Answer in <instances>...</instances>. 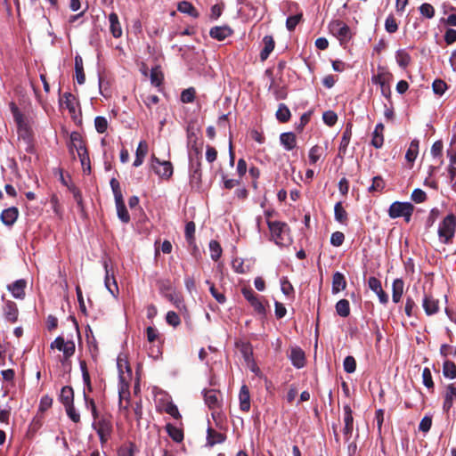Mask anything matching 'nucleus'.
<instances>
[{
  "instance_id": "nucleus-1",
  "label": "nucleus",
  "mask_w": 456,
  "mask_h": 456,
  "mask_svg": "<svg viewBox=\"0 0 456 456\" xmlns=\"http://www.w3.org/2000/svg\"><path fill=\"white\" fill-rule=\"evenodd\" d=\"M9 106L16 124L18 137L28 148L33 138V119L30 116L22 113L13 102H10Z\"/></svg>"
},
{
  "instance_id": "nucleus-2",
  "label": "nucleus",
  "mask_w": 456,
  "mask_h": 456,
  "mask_svg": "<svg viewBox=\"0 0 456 456\" xmlns=\"http://www.w3.org/2000/svg\"><path fill=\"white\" fill-rule=\"evenodd\" d=\"M268 227L271 232V238L275 244L278 246H287L290 244L289 228L285 223L269 221Z\"/></svg>"
},
{
  "instance_id": "nucleus-3",
  "label": "nucleus",
  "mask_w": 456,
  "mask_h": 456,
  "mask_svg": "<svg viewBox=\"0 0 456 456\" xmlns=\"http://www.w3.org/2000/svg\"><path fill=\"white\" fill-rule=\"evenodd\" d=\"M456 232V216L452 214L446 216L438 226L439 240L444 244L452 242Z\"/></svg>"
},
{
  "instance_id": "nucleus-4",
  "label": "nucleus",
  "mask_w": 456,
  "mask_h": 456,
  "mask_svg": "<svg viewBox=\"0 0 456 456\" xmlns=\"http://www.w3.org/2000/svg\"><path fill=\"white\" fill-rule=\"evenodd\" d=\"M92 424L93 428L96 431L102 445L105 444L110 438L113 426L110 418L96 417Z\"/></svg>"
},
{
  "instance_id": "nucleus-5",
  "label": "nucleus",
  "mask_w": 456,
  "mask_h": 456,
  "mask_svg": "<svg viewBox=\"0 0 456 456\" xmlns=\"http://www.w3.org/2000/svg\"><path fill=\"white\" fill-rule=\"evenodd\" d=\"M69 147L70 150H76L78 157L80 158L81 164L83 166V170L86 171L90 170L89 159L86 154V146L80 133L72 132L69 136Z\"/></svg>"
},
{
  "instance_id": "nucleus-6",
  "label": "nucleus",
  "mask_w": 456,
  "mask_h": 456,
  "mask_svg": "<svg viewBox=\"0 0 456 456\" xmlns=\"http://www.w3.org/2000/svg\"><path fill=\"white\" fill-rule=\"evenodd\" d=\"M328 28L330 33L339 41L340 45L346 44L352 37L350 28L342 20H331Z\"/></svg>"
},
{
  "instance_id": "nucleus-7",
  "label": "nucleus",
  "mask_w": 456,
  "mask_h": 456,
  "mask_svg": "<svg viewBox=\"0 0 456 456\" xmlns=\"http://www.w3.org/2000/svg\"><path fill=\"white\" fill-rule=\"evenodd\" d=\"M414 207L410 202H393L388 209V216L395 219L398 217H403L404 220L409 223L411 221Z\"/></svg>"
},
{
  "instance_id": "nucleus-8",
  "label": "nucleus",
  "mask_w": 456,
  "mask_h": 456,
  "mask_svg": "<svg viewBox=\"0 0 456 456\" xmlns=\"http://www.w3.org/2000/svg\"><path fill=\"white\" fill-rule=\"evenodd\" d=\"M118 396H119V403H118L119 414L125 419L130 420L131 419L132 405L130 403L129 387L126 385H124L123 387H118Z\"/></svg>"
},
{
  "instance_id": "nucleus-9",
  "label": "nucleus",
  "mask_w": 456,
  "mask_h": 456,
  "mask_svg": "<svg viewBox=\"0 0 456 456\" xmlns=\"http://www.w3.org/2000/svg\"><path fill=\"white\" fill-rule=\"evenodd\" d=\"M117 366L118 370L119 386L123 387L126 385L129 387L132 379V370L128 364V362L122 355H118L117 359Z\"/></svg>"
},
{
  "instance_id": "nucleus-10",
  "label": "nucleus",
  "mask_w": 456,
  "mask_h": 456,
  "mask_svg": "<svg viewBox=\"0 0 456 456\" xmlns=\"http://www.w3.org/2000/svg\"><path fill=\"white\" fill-rule=\"evenodd\" d=\"M103 266L105 269V279H104L105 288L115 298H117L118 295V287L116 279H115L113 273H110V272L109 270L108 263L106 261L104 262Z\"/></svg>"
},
{
  "instance_id": "nucleus-11",
  "label": "nucleus",
  "mask_w": 456,
  "mask_h": 456,
  "mask_svg": "<svg viewBox=\"0 0 456 456\" xmlns=\"http://www.w3.org/2000/svg\"><path fill=\"white\" fill-rule=\"evenodd\" d=\"M61 106L66 108L71 114L72 118H76L77 110V101L70 93H65L60 99Z\"/></svg>"
},
{
  "instance_id": "nucleus-12",
  "label": "nucleus",
  "mask_w": 456,
  "mask_h": 456,
  "mask_svg": "<svg viewBox=\"0 0 456 456\" xmlns=\"http://www.w3.org/2000/svg\"><path fill=\"white\" fill-rule=\"evenodd\" d=\"M204 400L206 404L211 410L219 409L221 406V395L216 389H208L204 392Z\"/></svg>"
},
{
  "instance_id": "nucleus-13",
  "label": "nucleus",
  "mask_w": 456,
  "mask_h": 456,
  "mask_svg": "<svg viewBox=\"0 0 456 456\" xmlns=\"http://www.w3.org/2000/svg\"><path fill=\"white\" fill-rule=\"evenodd\" d=\"M242 294L244 297L250 303L255 311L261 314L265 313L264 305L252 289H244L242 290Z\"/></svg>"
},
{
  "instance_id": "nucleus-14",
  "label": "nucleus",
  "mask_w": 456,
  "mask_h": 456,
  "mask_svg": "<svg viewBox=\"0 0 456 456\" xmlns=\"http://www.w3.org/2000/svg\"><path fill=\"white\" fill-rule=\"evenodd\" d=\"M344 410V428L343 433L346 436V440H349L351 434L354 429V418H353V412L350 408V406L346 405L343 408Z\"/></svg>"
},
{
  "instance_id": "nucleus-15",
  "label": "nucleus",
  "mask_w": 456,
  "mask_h": 456,
  "mask_svg": "<svg viewBox=\"0 0 456 456\" xmlns=\"http://www.w3.org/2000/svg\"><path fill=\"white\" fill-rule=\"evenodd\" d=\"M422 306L428 315L435 314L438 312V300L434 298L431 295L425 294L422 301Z\"/></svg>"
},
{
  "instance_id": "nucleus-16",
  "label": "nucleus",
  "mask_w": 456,
  "mask_h": 456,
  "mask_svg": "<svg viewBox=\"0 0 456 456\" xmlns=\"http://www.w3.org/2000/svg\"><path fill=\"white\" fill-rule=\"evenodd\" d=\"M289 357L292 364L296 368L300 369V368L304 367L305 362V353L301 348L292 347Z\"/></svg>"
},
{
  "instance_id": "nucleus-17",
  "label": "nucleus",
  "mask_w": 456,
  "mask_h": 456,
  "mask_svg": "<svg viewBox=\"0 0 456 456\" xmlns=\"http://www.w3.org/2000/svg\"><path fill=\"white\" fill-rule=\"evenodd\" d=\"M392 75L384 67H378V73L371 77V82L384 89V85L388 83Z\"/></svg>"
},
{
  "instance_id": "nucleus-18",
  "label": "nucleus",
  "mask_w": 456,
  "mask_h": 456,
  "mask_svg": "<svg viewBox=\"0 0 456 456\" xmlns=\"http://www.w3.org/2000/svg\"><path fill=\"white\" fill-rule=\"evenodd\" d=\"M18 216V209L15 207H11L2 212L1 220L5 225L11 226L16 222Z\"/></svg>"
},
{
  "instance_id": "nucleus-19",
  "label": "nucleus",
  "mask_w": 456,
  "mask_h": 456,
  "mask_svg": "<svg viewBox=\"0 0 456 456\" xmlns=\"http://www.w3.org/2000/svg\"><path fill=\"white\" fill-rule=\"evenodd\" d=\"M18 307L16 304L12 301H7L4 306V315L5 319L13 323L18 319Z\"/></svg>"
},
{
  "instance_id": "nucleus-20",
  "label": "nucleus",
  "mask_w": 456,
  "mask_h": 456,
  "mask_svg": "<svg viewBox=\"0 0 456 456\" xmlns=\"http://www.w3.org/2000/svg\"><path fill=\"white\" fill-rule=\"evenodd\" d=\"M26 285L27 283L25 280H18L12 284L9 285L8 289L15 298L22 299L25 296Z\"/></svg>"
},
{
  "instance_id": "nucleus-21",
  "label": "nucleus",
  "mask_w": 456,
  "mask_h": 456,
  "mask_svg": "<svg viewBox=\"0 0 456 456\" xmlns=\"http://www.w3.org/2000/svg\"><path fill=\"white\" fill-rule=\"evenodd\" d=\"M110 30L112 36L118 38L122 36V28L118 20V16L115 12L109 15Z\"/></svg>"
},
{
  "instance_id": "nucleus-22",
  "label": "nucleus",
  "mask_w": 456,
  "mask_h": 456,
  "mask_svg": "<svg viewBox=\"0 0 456 456\" xmlns=\"http://www.w3.org/2000/svg\"><path fill=\"white\" fill-rule=\"evenodd\" d=\"M232 29L227 26L214 27L210 29L211 37L222 41L232 35Z\"/></svg>"
},
{
  "instance_id": "nucleus-23",
  "label": "nucleus",
  "mask_w": 456,
  "mask_h": 456,
  "mask_svg": "<svg viewBox=\"0 0 456 456\" xmlns=\"http://www.w3.org/2000/svg\"><path fill=\"white\" fill-rule=\"evenodd\" d=\"M404 282L402 279L398 278L394 280L392 284V299L394 303L400 302L403 294Z\"/></svg>"
},
{
  "instance_id": "nucleus-24",
  "label": "nucleus",
  "mask_w": 456,
  "mask_h": 456,
  "mask_svg": "<svg viewBox=\"0 0 456 456\" xmlns=\"http://www.w3.org/2000/svg\"><path fill=\"white\" fill-rule=\"evenodd\" d=\"M280 142L287 151L293 150L297 145L296 135L292 132L282 133L280 135Z\"/></svg>"
},
{
  "instance_id": "nucleus-25",
  "label": "nucleus",
  "mask_w": 456,
  "mask_h": 456,
  "mask_svg": "<svg viewBox=\"0 0 456 456\" xmlns=\"http://www.w3.org/2000/svg\"><path fill=\"white\" fill-rule=\"evenodd\" d=\"M240 408L243 411H248L250 409V395L247 386H242L239 395Z\"/></svg>"
},
{
  "instance_id": "nucleus-26",
  "label": "nucleus",
  "mask_w": 456,
  "mask_h": 456,
  "mask_svg": "<svg viewBox=\"0 0 456 456\" xmlns=\"http://www.w3.org/2000/svg\"><path fill=\"white\" fill-rule=\"evenodd\" d=\"M346 286V281L345 276L339 272L335 273L332 277V293L337 294L339 291L344 290Z\"/></svg>"
},
{
  "instance_id": "nucleus-27",
  "label": "nucleus",
  "mask_w": 456,
  "mask_h": 456,
  "mask_svg": "<svg viewBox=\"0 0 456 456\" xmlns=\"http://www.w3.org/2000/svg\"><path fill=\"white\" fill-rule=\"evenodd\" d=\"M383 132H384V125L382 123L377 124V126L372 133V140H371V144L375 148H380L383 145V142H384Z\"/></svg>"
},
{
  "instance_id": "nucleus-28",
  "label": "nucleus",
  "mask_w": 456,
  "mask_h": 456,
  "mask_svg": "<svg viewBox=\"0 0 456 456\" xmlns=\"http://www.w3.org/2000/svg\"><path fill=\"white\" fill-rule=\"evenodd\" d=\"M419 141L414 139L411 142L405 154V159L408 163L412 164L419 154Z\"/></svg>"
},
{
  "instance_id": "nucleus-29",
  "label": "nucleus",
  "mask_w": 456,
  "mask_h": 456,
  "mask_svg": "<svg viewBox=\"0 0 456 456\" xmlns=\"http://www.w3.org/2000/svg\"><path fill=\"white\" fill-rule=\"evenodd\" d=\"M324 149L322 146H313L308 152V163L310 165H315L320 159H322Z\"/></svg>"
},
{
  "instance_id": "nucleus-30",
  "label": "nucleus",
  "mask_w": 456,
  "mask_h": 456,
  "mask_svg": "<svg viewBox=\"0 0 456 456\" xmlns=\"http://www.w3.org/2000/svg\"><path fill=\"white\" fill-rule=\"evenodd\" d=\"M147 152H148L147 142L145 141H141L136 149V157H135V159L133 164V166L134 167H139L142 163L143 159L146 156Z\"/></svg>"
},
{
  "instance_id": "nucleus-31",
  "label": "nucleus",
  "mask_w": 456,
  "mask_h": 456,
  "mask_svg": "<svg viewBox=\"0 0 456 456\" xmlns=\"http://www.w3.org/2000/svg\"><path fill=\"white\" fill-rule=\"evenodd\" d=\"M60 401L65 406L74 403V391L71 387H63L60 394Z\"/></svg>"
},
{
  "instance_id": "nucleus-32",
  "label": "nucleus",
  "mask_w": 456,
  "mask_h": 456,
  "mask_svg": "<svg viewBox=\"0 0 456 456\" xmlns=\"http://www.w3.org/2000/svg\"><path fill=\"white\" fill-rule=\"evenodd\" d=\"M75 71L77 83L80 85L84 84L86 81V76L84 72L83 60L80 55H77L75 57Z\"/></svg>"
},
{
  "instance_id": "nucleus-33",
  "label": "nucleus",
  "mask_w": 456,
  "mask_h": 456,
  "mask_svg": "<svg viewBox=\"0 0 456 456\" xmlns=\"http://www.w3.org/2000/svg\"><path fill=\"white\" fill-rule=\"evenodd\" d=\"M265 47L260 53V58L265 61L268 58L274 48V41L271 36H265L263 39Z\"/></svg>"
},
{
  "instance_id": "nucleus-34",
  "label": "nucleus",
  "mask_w": 456,
  "mask_h": 456,
  "mask_svg": "<svg viewBox=\"0 0 456 456\" xmlns=\"http://www.w3.org/2000/svg\"><path fill=\"white\" fill-rule=\"evenodd\" d=\"M115 204H116L117 214H118V218L123 223H126V224L128 223L130 221V216H129V213L125 206L124 200L116 201Z\"/></svg>"
},
{
  "instance_id": "nucleus-35",
  "label": "nucleus",
  "mask_w": 456,
  "mask_h": 456,
  "mask_svg": "<svg viewBox=\"0 0 456 456\" xmlns=\"http://www.w3.org/2000/svg\"><path fill=\"white\" fill-rule=\"evenodd\" d=\"M177 10L180 12L187 13L191 17L197 18L199 16V12L194 8V6L187 1H183L178 4Z\"/></svg>"
},
{
  "instance_id": "nucleus-36",
  "label": "nucleus",
  "mask_w": 456,
  "mask_h": 456,
  "mask_svg": "<svg viewBox=\"0 0 456 456\" xmlns=\"http://www.w3.org/2000/svg\"><path fill=\"white\" fill-rule=\"evenodd\" d=\"M443 374L445 378L456 379V365L454 362L445 360L443 364Z\"/></svg>"
},
{
  "instance_id": "nucleus-37",
  "label": "nucleus",
  "mask_w": 456,
  "mask_h": 456,
  "mask_svg": "<svg viewBox=\"0 0 456 456\" xmlns=\"http://www.w3.org/2000/svg\"><path fill=\"white\" fill-rule=\"evenodd\" d=\"M208 444L211 446L215 445L216 444H221L225 440V436L215 431L212 428L208 429Z\"/></svg>"
},
{
  "instance_id": "nucleus-38",
  "label": "nucleus",
  "mask_w": 456,
  "mask_h": 456,
  "mask_svg": "<svg viewBox=\"0 0 456 456\" xmlns=\"http://www.w3.org/2000/svg\"><path fill=\"white\" fill-rule=\"evenodd\" d=\"M396 62L402 68H406L411 62L410 54L403 49L398 50L395 54Z\"/></svg>"
},
{
  "instance_id": "nucleus-39",
  "label": "nucleus",
  "mask_w": 456,
  "mask_h": 456,
  "mask_svg": "<svg viewBox=\"0 0 456 456\" xmlns=\"http://www.w3.org/2000/svg\"><path fill=\"white\" fill-rule=\"evenodd\" d=\"M166 428H167V432L168 433L169 436L175 442L179 443L183 439V433L181 428H176L171 424H167Z\"/></svg>"
},
{
  "instance_id": "nucleus-40",
  "label": "nucleus",
  "mask_w": 456,
  "mask_h": 456,
  "mask_svg": "<svg viewBox=\"0 0 456 456\" xmlns=\"http://www.w3.org/2000/svg\"><path fill=\"white\" fill-rule=\"evenodd\" d=\"M337 314L341 317H347L350 314L349 302L346 299H340L336 304Z\"/></svg>"
},
{
  "instance_id": "nucleus-41",
  "label": "nucleus",
  "mask_w": 456,
  "mask_h": 456,
  "mask_svg": "<svg viewBox=\"0 0 456 456\" xmlns=\"http://www.w3.org/2000/svg\"><path fill=\"white\" fill-rule=\"evenodd\" d=\"M276 118L279 121L283 122V123L289 120L290 110L284 103H281L279 105V108L276 111Z\"/></svg>"
},
{
  "instance_id": "nucleus-42",
  "label": "nucleus",
  "mask_w": 456,
  "mask_h": 456,
  "mask_svg": "<svg viewBox=\"0 0 456 456\" xmlns=\"http://www.w3.org/2000/svg\"><path fill=\"white\" fill-rule=\"evenodd\" d=\"M243 173H235V177L229 178L227 175L223 176V181L224 187L227 189H232L240 183V179L242 178Z\"/></svg>"
},
{
  "instance_id": "nucleus-43",
  "label": "nucleus",
  "mask_w": 456,
  "mask_h": 456,
  "mask_svg": "<svg viewBox=\"0 0 456 456\" xmlns=\"http://www.w3.org/2000/svg\"><path fill=\"white\" fill-rule=\"evenodd\" d=\"M210 257L214 261H217L222 255V248L216 240L209 242Z\"/></svg>"
},
{
  "instance_id": "nucleus-44",
  "label": "nucleus",
  "mask_w": 456,
  "mask_h": 456,
  "mask_svg": "<svg viewBox=\"0 0 456 456\" xmlns=\"http://www.w3.org/2000/svg\"><path fill=\"white\" fill-rule=\"evenodd\" d=\"M335 219L339 223H345L347 219L346 211L344 209L341 202H338L334 208Z\"/></svg>"
},
{
  "instance_id": "nucleus-45",
  "label": "nucleus",
  "mask_w": 456,
  "mask_h": 456,
  "mask_svg": "<svg viewBox=\"0 0 456 456\" xmlns=\"http://www.w3.org/2000/svg\"><path fill=\"white\" fill-rule=\"evenodd\" d=\"M164 411L175 419H179L181 418L177 406L172 401H167L166 403L164 405Z\"/></svg>"
},
{
  "instance_id": "nucleus-46",
  "label": "nucleus",
  "mask_w": 456,
  "mask_h": 456,
  "mask_svg": "<svg viewBox=\"0 0 456 456\" xmlns=\"http://www.w3.org/2000/svg\"><path fill=\"white\" fill-rule=\"evenodd\" d=\"M110 187L114 194L115 202L124 200L119 182L116 178L110 180Z\"/></svg>"
},
{
  "instance_id": "nucleus-47",
  "label": "nucleus",
  "mask_w": 456,
  "mask_h": 456,
  "mask_svg": "<svg viewBox=\"0 0 456 456\" xmlns=\"http://www.w3.org/2000/svg\"><path fill=\"white\" fill-rule=\"evenodd\" d=\"M94 126L98 133L103 134L108 128V120L104 117L98 116L94 119Z\"/></svg>"
},
{
  "instance_id": "nucleus-48",
  "label": "nucleus",
  "mask_w": 456,
  "mask_h": 456,
  "mask_svg": "<svg viewBox=\"0 0 456 456\" xmlns=\"http://www.w3.org/2000/svg\"><path fill=\"white\" fill-rule=\"evenodd\" d=\"M419 12L423 17L432 19L435 16V8L430 4L425 3L419 6Z\"/></svg>"
},
{
  "instance_id": "nucleus-49",
  "label": "nucleus",
  "mask_w": 456,
  "mask_h": 456,
  "mask_svg": "<svg viewBox=\"0 0 456 456\" xmlns=\"http://www.w3.org/2000/svg\"><path fill=\"white\" fill-rule=\"evenodd\" d=\"M385 28L388 33H395L398 29V25L394 15L387 16L385 21Z\"/></svg>"
},
{
  "instance_id": "nucleus-50",
  "label": "nucleus",
  "mask_w": 456,
  "mask_h": 456,
  "mask_svg": "<svg viewBox=\"0 0 456 456\" xmlns=\"http://www.w3.org/2000/svg\"><path fill=\"white\" fill-rule=\"evenodd\" d=\"M195 89L192 87L187 88L183 90L181 94V101L183 103H190L194 101L195 98Z\"/></svg>"
},
{
  "instance_id": "nucleus-51",
  "label": "nucleus",
  "mask_w": 456,
  "mask_h": 456,
  "mask_svg": "<svg viewBox=\"0 0 456 456\" xmlns=\"http://www.w3.org/2000/svg\"><path fill=\"white\" fill-rule=\"evenodd\" d=\"M66 413L69 418L75 423L80 421V414L76 411L74 403L65 405Z\"/></svg>"
},
{
  "instance_id": "nucleus-52",
  "label": "nucleus",
  "mask_w": 456,
  "mask_h": 456,
  "mask_svg": "<svg viewBox=\"0 0 456 456\" xmlns=\"http://www.w3.org/2000/svg\"><path fill=\"white\" fill-rule=\"evenodd\" d=\"M344 370L347 373H353L356 370V362L353 356H346L343 362Z\"/></svg>"
},
{
  "instance_id": "nucleus-53",
  "label": "nucleus",
  "mask_w": 456,
  "mask_h": 456,
  "mask_svg": "<svg viewBox=\"0 0 456 456\" xmlns=\"http://www.w3.org/2000/svg\"><path fill=\"white\" fill-rule=\"evenodd\" d=\"M206 283L209 285V291H210L211 295L215 297V299L218 303L224 304L226 300L225 296L223 293L218 292L217 289H216L215 285L212 284L209 281H206Z\"/></svg>"
},
{
  "instance_id": "nucleus-54",
  "label": "nucleus",
  "mask_w": 456,
  "mask_h": 456,
  "mask_svg": "<svg viewBox=\"0 0 456 456\" xmlns=\"http://www.w3.org/2000/svg\"><path fill=\"white\" fill-rule=\"evenodd\" d=\"M433 91L437 95H443L447 89V85L441 79H436L432 85Z\"/></svg>"
},
{
  "instance_id": "nucleus-55",
  "label": "nucleus",
  "mask_w": 456,
  "mask_h": 456,
  "mask_svg": "<svg viewBox=\"0 0 456 456\" xmlns=\"http://www.w3.org/2000/svg\"><path fill=\"white\" fill-rule=\"evenodd\" d=\"M444 144L442 141H436L431 147V154L434 159L440 160L443 154Z\"/></svg>"
},
{
  "instance_id": "nucleus-56",
  "label": "nucleus",
  "mask_w": 456,
  "mask_h": 456,
  "mask_svg": "<svg viewBox=\"0 0 456 456\" xmlns=\"http://www.w3.org/2000/svg\"><path fill=\"white\" fill-rule=\"evenodd\" d=\"M422 382L423 385L428 388H433L434 387L431 371L427 367L422 370Z\"/></svg>"
},
{
  "instance_id": "nucleus-57",
  "label": "nucleus",
  "mask_w": 456,
  "mask_h": 456,
  "mask_svg": "<svg viewBox=\"0 0 456 456\" xmlns=\"http://www.w3.org/2000/svg\"><path fill=\"white\" fill-rule=\"evenodd\" d=\"M385 187V183L381 176H374L372 178V184L370 186V191H380Z\"/></svg>"
},
{
  "instance_id": "nucleus-58",
  "label": "nucleus",
  "mask_w": 456,
  "mask_h": 456,
  "mask_svg": "<svg viewBox=\"0 0 456 456\" xmlns=\"http://www.w3.org/2000/svg\"><path fill=\"white\" fill-rule=\"evenodd\" d=\"M302 20V14H297L293 16H289L286 20V27L289 31H292L295 29L297 25L299 23V21Z\"/></svg>"
},
{
  "instance_id": "nucleus-59",
  "label": "nucleus",
  "mask_w": 456,
  "mask_h": 456,
  "mask_svg": "<svg viewBox=\"0 0 456 456\" xmlns=\"http://www.w3.org/2000/svg\"><path fill=\"white\" fill-rule=\"evenodd\" d=\"M166 321L169 325L173 327H177L181 323L179 315L174 311L167 312L166 315Z\"/></svg>"
},
{
  "instance_id": "nucleus-60",
  "label": "nucleus",
  "mask_w": 456,
  "mask_h": 456,
  "mask_svg": "<svg viewBox=\"0 0 456 456\" xmlns=\"http://www.w3.org/2000/svg\"><path fill=\"white\" fill-rule=\"evenodd\" d=\"M167 299L172 302L175 307L182 309L184 305L181 296L175 292H172L167 295Z\"/></svg>"
},
{
  "instance_id": "nucleus-61",
  "label": "nucleus",
  "mask_w": 456,
  "mask_h": 456,
  "mask_svg": "<svg viewBox=\"0 0 456 456\" xmlns=\"http://www.w3.org/2000/svg\"><path fill=\"white\" fill-rule=\"evenodd\" d=\"M322 119L326 125L331 126L337 122L338 116L334 111L329 110L323 113Z\"/></svg>"
},
{
  "instance_id": "nucleus-62",
  "label": "nucleus",
  "mask_w": 456,
  "mask_h": 456,
  "mask_svg": "<svg viewBox=\"0 0 456 456\" xmlns=\"http://www.w3.org/2000/svg\"><path fill=\"white\" fill-rule=\"evenodd\" d=\"M447 156L451 165H456V141L451 140L450 146L447 150Z\"/></svg>"
},
{
  "instance_id": "nucleus-63",
  "label": "nucleus",
  "mask_w": 456,
  "mask_h": 456,
  "mask_svg": "<svg viewBox=\"0 0 456 456\" xmlns=\"http://www.w3.org/2000/svg\"><path fill=\"white\" fill-rule=\"evenodd\" d=\"M345 240V235L341 232H335L331 234L330 243L334 247H339L343 244Z\"/></svg>"
},
{
  "instance_id": "nucleus-64",
  "label": "nucleus",
  "mask_w": 456,
  "mask_h": 456,
  "mask_svg": "<svg viewBox=\"0 0 456 456\" xmlns=\"http://www.w3.org/2000/svg\"><path fill=\"white\" fill-rule=\"evenodd\" d=\"M411 200L416 203H422L426 200L427 195L420 189H415L411 196Z\"/></svg>"
}]
</instances>
